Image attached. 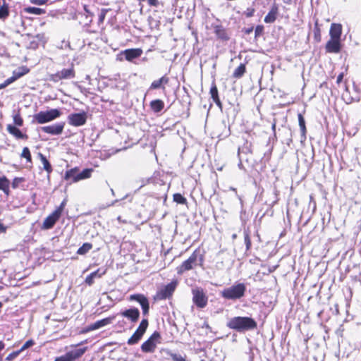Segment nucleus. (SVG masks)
Returning <instances> with one entry per match:
<instances>
[{
    "label": "nucleus",
    "mask_w": 361,
    "mask_h": 361,
    "mask_svg": "<svg viewBox=\"0 0 361 361\" xmlns=\"http://www.w3.org/2000/svg\"><path fill=\"white\" fill-rule=\"evenodd\" d=\"M210 94L213 101L216 103V104L219 106H221V102L219 98L218 94V89L214 82L212 83L211 89H210Z\"/></svg>",
    "instance_id": "obj_26"
},
{
    "label": "nucleus",
    "mask_w": 361,
    "mask_h": 361,
    "mask_svg": "<svg viewBox=\"0 0 361 361\" xmlns=\"http://www.w3.org/2000/svg\"><path fill=\"white\" fill-rule=\"evenodd\" d=\"M6 231V227L2 224H0V233H5Z\"/></svg>",
    "instance_id": "obj_56"
},
{
    "label": "nucleus",
    "mask_w": 361,
    "mask_h": 361,
    "mask_svg": "<svg viewBox=\"0 0 361 361\" xmlns=\"http://www.w3.org/2000/svg\"><path fill=\"white\" fill-rule=\"evenodd\" d=\"M5 348V344L3 341H0V352Z\"/></svg>",
    "instance_id": "obj_58"
},
{
    "label": "nucleus",
    "mask_w": 361,
    "mask_h": 361,
    "mask_svg": "<svg viewBox=\"0 0 361 361\" xmlns=\"http://www.w3.org/2000/svg\"><path fill=\"white\" fill-rule=\"evenodd\" d=\"M39 157L43 164L44 169L48 173V174L51 173L52 171V167L49 161L42 153H39Z\"/></svg>",
    "instance_id": "obj_31"
},
{
    "label": "nucleus",
    "mask_w": 361,
    "mask_h": 361,
    "mask_svg": "<svg viewBox=\"0 0 361 361\" xmlns=\"http://www.w3.org/2000/svg\"><path fill=\"white\" fill-rule=\"evenodd\" d=\"M148 320L147 319H143L138 328L134 332V334L131 336V337L128 340V345H134L137 343L142 337L144 334L145 333L147 327H148Z\"/></svg>",
    "instance_id": "obj_6"
},
{
    "label": "nucleus",
    "mask_w": 361,
    "mask_h": 361,
    "mask_svg": "<svg viewBox=\"0 0 361 361\" xmlns=\"http://www.w3.org/2000/svg\"><path fill=\"white\" fill-rule=\"evenodd\" d=\"M142 54V51L140 49H129L124 51L125 58L129 61L140 57Z\"/></svg>",
    "instance_id": "obj_23"
},
{
    "label": "nucleus",
    "mask_w": 361,
    "mask_h": 361,
    "mask_svg": "<svg viewBox=\"0 0 361 361\" xmlns=\"http://www.w3.org/2000/svg\"><path fill=\"white\" fill-rule=\"evenodd\" d=\"M176 287V282H171L161 288L157 293V298L164 300L172 295Z\"/></svg>",
    "instance_id": "obj_14"
},
{
    "label": "nucleus",
    "mask_w": 361,
    "mask_h": 361,
    "mask_svg": "<svg viewBox=\"0 0 361 361\" xmlns=\"http://www.w3.org/2000/svg\"><path fill=\"white\" fill-rule=\"evenodd\" d=\"M227 326L238 332L252 330L257 327V322L248 317H234L229 319Z\"/></svg>",
    "instance_id": "obj_1"
},
{
    "label": "nucleus",
    "mask_w": 361,
    "mask_h": 361,
    "mask_svg": "<svg viewBox=\"0 0 361 361\" xmlns=\"http://www.w3.org/2000/svg\"><path fill=\"white\" fill-rule=\"evenodd\" d=\"M25 11L27 13L35 14V15H42L45 13V11L40 8L37 7H27L25 8Z\"/></svg>",
    "instance_id": "obj_35"
},
{
    "label": "nucleus",
    "mask_w": 361,
    "mask_h": 361,
    "mask_svg": "<svg viewBox=\"0 0 361 361\" xmlns=\"http://www.w3.org/2000/svg\"><path fill=\"white\" fill-rule=\"evenodd\" d=\"M47 1H48V0H31V2L32 4L39 5V6L44 5L45 4H47Z\"/></svg>",
    "instance_id": "obj_49"
},
{
    "label": "nucleus",
    "mask_w": 361,
    "mask_h": 361,
    "mask_svg": "<svg viewBox=\"0 0 361 361\" xmlns=\"http://www.w3.org/2000/svg\"><path fill=\"white\" fill-rule=\"evenodd\" d=\"M325 49L328 53H339L341 49V40L330 38V39L326 44Z\"/></svg>",
    "instance_id": "obj_17"
},
{
    "label": "nucleus",
    "mask_w": 361,
    "mask_h": 361,
    "mask_svg": "<svg viewBox=\"0 0 361 361\" xmlns=\"http://www.w3.org/2000/svg\"><path fill=\"white\" fill-rule=\"evenodd\" d=\"M21 157L26 159L28 162L32 161L31 154L28 147H25L21 153Z\"/></svg>",
    "instance_id": "obj_39"
},
{
    "label": "nucleus",
    "mask_w": 361,
    "mask_h": 361,
    "mask_svg": "<svg viewBox=\"0 0 361 361\" xmlns=\"http://www.w3.org/2000/svg\"><path fill=\"white\" fill-rule=\"evenodd\" d=\"M9 15L8 6L4 4L0 7V19L4 20Z\"/></svg>",
    "instance_id": "obj_38"
},
{
    "label": "nucleus",
    "mask_w": 361,
    "mask_h": 361,
    "mask_svg": "<svg viewBox=\"0 0 361 361\" xmlns=\"http://www.w3.org/2000/svg\"><path fill=\"white\" fill-rule=\"evenodd\" d=\"M9 185L10 181L6 176L0 177V190H3L7 195H9L10 192Z\"/></svg>",
    "instance_id": "obj_29"
},
{
    "label": "nucleus",
    "mask_w": 361,
    "mask_h": 361,
    "mask_svg": "<svg viewBox=\"0 0 361 361\" xmlns=\"http://www.w3.org/2000/svg\"><path fill=\"white\" fill-rule=\"evenodd\" d=\"M298 123L299 126L301 130V141H305L306 140V126H305V121L304 119V117L301 114H298Z\"/></svg>",
    "instance_id": "obj_25"
},
{
    "label": "nucleus",
    "mask_w": 361,
    "mask_h": 361,
    "mask_svg": "<svg viewBox=\"0 0 361 361\" xmlns=\"http://www.w3.org/2000/svg\"><path fill=\"white\" fill-rule=\"evenodd\" d=\"M237 238V235L235 233L232 235V238L234 240Z\"/></svg>",
    "instance_id": "obj_61"
},
{
    "label": "nucleus",
    "mask_w": 361,
    "mask_h": 361,
    "mask_svg": "<svg viewBox=\"0 0 361 361\" xmlns=\"http://www.w3.org/2000/svg\"><path fill=\"white\" fill-rule=\"evenodd\" d=\"M61 112L57 109H51L48 111H42L33 116L34 121L39 124H43L55 120L60 117Z\"/></svg>",
    "instance_id": "obj_4"
},
{
    "label": "nucleus",
    "mask_w": 361,
    "mask_h": 361,
    "mask_svg": "<svg viewBox=\"0 0 361 361\" xmlns=\"http://www.w3.org/2000/svg\"><path fill=\"white\" fill-rule=\"evenodd\" d=\"M148 320L147 319H143L138 328L134 332V334L131 336V337L128 340V345H134L137 343L142 337L144 334L145 333L147 327H148Z\"/></svg>",
    "instance_id": "obj_7"
},
{
    "label": "nucleus",
    "mask_w": 361,
    "mask_h": 361,
    "mask_svg": "<svg viewBox=\"0 0 361 361\" xmlns=\"http://www.w3.org/2000/svg\"><path fill=\"white\" fill-rule=\"evenodd\" d=\"M148 4L152 6H157L158 5V0H147Z\"/></svg>",
    "instance_id": "obj_53"
},
{
    "label": "nucleus",
    "mask_w": 361,
    "mask_h": 361,
    "mask_svg": "<svg viewBox=\"0 0 361 361\" xmlns=\"http://www.w3.org/2000/svg\"><path fill=\"white\" fill-rule=\"evenodd\" d=\"M245 290V285L243 283H239L224 289L221 292V296L225 299L234 300L243 297Z\"/></svg>",
    "instance_id": "obj_3"
},
{
    "label": "nucleus",
    "mask_w": 361,
    "mask_h": 361,
    "mask_svg": "<svg viewBox=\"0 0 361 361\" xmlns=\"http://www.w3.org/2000/svg\"><path fill=\"white\" fill-rule=\"evenodd\" d=\"M342 35V25L339 23H332L330 27L329 35L330 38L341 40Z\"/></svg>",
    "instance_id": "obj_20"
},
{
    "label": "nucleus",
    "mask_w": 361,
    "mask_h": 361,
    "mask_svg": "<svg viewBox=\"0 0 361 361\" xmlns=\"http://www.w3.org/2000/svg\"><path fill=\"white\" fill-rule=\"evenodd\" d=\"M279 9L276 5H274L270 9L268 14L264 18V22L266 23H274L278 16Z\"/></svg>",
    "instance_id": "obj_24"
},
{
    "label": "nucleus",
    "mask_w": 361,
    "mask_h": 361,
    "mask_svg": "<svg viewBox=\"0 0 361 361\" xmlns=\"http://www.w3.org/2000/svg\"><path fill=\"white\" fill-rule=\"evenodd\" d=\"M343 78V73L339 74V75H338V77H337L336 82H337L338 84H339L340 82H342Z\"/></svg>",
    "instance_id": "obj_54"
},
{
    "label": "nucleus",
    "mask_w": 361,
    "mask_h": 361,
    "mask_svg": "<svg viewBox=\"0 0 361 361\" xmlns=\"http://www.w3.org/2000/svg\"><path fill=\"white\" fill-rule=\"evenodd\" d=\"M20 353H21L20 350L12 352L9 355H8V356L6 357V361L13 360L15 358H16L19 355V354Z\"/></svg>",
    "instance_id": "obj_44"
},
{
    "label": "nucleus",
    "mask_w": 361,
    "mask_h": 361,
    "mask_svg": "<svg viewBox=\"0 0 361 361\" xmlns=\"http://www.w3.org/2000/svg\"><path fill=\"white\" fill-rule=\"evenodd\" d=\"M192 302L199 308H204L207 305L208 298L201 288H195L192 290Z\"/></svg>",
    "instance_id": "obj_9"
},
{
    "label": "nucleus",
    "mask_w": 361,
    "mask_h": 361,
    "mask_svg": "<svg viewBox=\"0 0 361 361\" xmlns=\"http://www.w3.org/2000/svg\"><path fill=\"white\" fill-rule=\"evenodd\" d=\"M245 64L240 63V66L235 69L233 77L235 78H240L245 73Z\"/></svg>",
    "instance_id": "obj_32"
},
{
    "label": "nucleus",
    "mask_w": 361,
    "mask_h": 361,
    "mask_svg": "<svg viewBox=\"0 0 361 361\" xmlns=\"http://www.w3.org/2000/svg\"><path fill=\"white\" fill-rule=\"evenodd\" d=\"M78 168H74V169H71L70 170L66 171L65 176H64V179L69 180V179L72 178L73 182L79 181V180H76L77 174L78 173Z\"/></svg>",
    "instance_id": "obj_30"
},
{
    "label": "nucleus",
    "mask_w": 361,
    "mask_h": 361,
    "mask_svg": "<svg viewBox=\"0 0 361 361\" xmlns=\"http://www.w3.org/2000/svg\"><path fill=\"white\" fill-rule=\"evenodd\" d=\"M68 123L73 126H81L86 123L87 114L85 112L75 113L68 116Z\"/></svg>",
    "instance_id": "obj_12"
},
{
    "label": "nucleus",
    "mask_w": 361,
    "mask_h": 361,
    "mask_svg": "<svg viewBox=\"0 0 361 361\" xmlns=\"http://www.w3.org/2000/svg\"><path fill=\"white\" fill-rule=\"evenodd\" d=\"M262 30V27H257V28H256V30H255V34H256V35H258V34H259V32Z\"/></svg>",
    "instance_id": "obj_59"
},
{
    "label": "nucleus",
    "mask_w": 361,
    "mask_h": 361,
    "mask_svg": "<svg viewBox=\"0 0 361 361\" xmlns=\"http://www.w3.org/2000/svg\"><path fill=\"white\" fill-rule=\"evenodd\" d=\"M120 314L128 319L131 323H136L140 318V311L136 307H132L121 312Z\"/></svg>",
    "instance_id": "obj_15"
},
{
    "label": "nucleus",
    "mask_w": 361,
    "mask_h": 361,
    "mask_svg": "<svg viewBox=\"0 0 361 361\" xmlns=\"http://www.w3.org/2000/svg\"><path fill=\"white\" fill-rule=\"evenodd\" d=\"M230 190H232V191H234L235 193H237L236 188L231 187ZM236 196L242 202L240 197H239V195L238 194H236Z\"/></svg>",
    "instance_id": "obj_57"
},
{
    "label": "nucleus",
    "mask_w": 361,
    "mask_h": 361,
    "mask_svg": "<svg viewBox=\"0 0 361 361\" xmlns=\"http://www.w3.org/2000/svg\"><path fill=\"white\" fill-rule=\"evenodd\" d=\"M211 27L213 29L214 32L219 39L225 41L229 39V35H228L226 30L221 25L213 23L212 24Z\"/></svg>",
    "instance_id": "obj_18"
},
{
    "label": "nucleus",
    "mask_w": 361,
    "mask_h": 361,
    "mask_svg": "<svg viewBox=\"0 0 361 361\" xmlns=\"http://www.w3.org/2000/svg\"><path fill=\"white\" fill-rule=\"evenodd\" d=\"M83 8H84V11H85V13L86 14V17L87 18L88 17V16H92V13L90 12V11L88 9L87 6L84 5Z\"/></svg>",
    "instance_id": "obj_52"
},
{
    "label": "nucleus",
    "mask_w": 361,
    "mask_h": 361,
    "mask_svg": "<svg viewBox=\"0 0 361 361\" xmlns=\"http://www.w3.org/2000/svg\"><path fill=\"white\" fill-rule=\"evenodd\" d=\"M202 262V256L197 250H195L188 259L185 260L179 267H177V273L178 274H182L185 271L192 269L197 265H201Z\"/></svg>",
    "instance_id": "obj_2"
},
{
    "label": "nucleus",
    "mask_w": 361,
    "mask_h": 361,
    "mask_svg": "<svg viewBox=\"0 0 361 361\" xmlns=\"http://www.w3.org/2000/svg\"><path fill=\"white\" fill-rule=\"evenodd\" d=\"M92 172V169H84L82 172L78 173L77 174L76 180H80L88 178L91 176Z\"/></svg>",
    "instance_id": "obj_34"
},
{
    "label": "nucleus",
    "mask_w": 361,
    "mask_h": 361,
    "mask_svg": "<svg viewBox=\"0 0 361 361\" xmlns=\"http://www.w3.org/2000/svg\"><path fill=\"white\" fill-rule=\"evenodd\" d=\"M105 15H106L105 12L104 11H102V13L99 16V22H103L104 21V19L105 18Z\"/></svg>",
    "instance_id": "obj_55"
},
{
    "label": "nucleus",
    "mask_w": 361,
    "mask_h": 361,
    "mask_svg": "<svg viewBox=\"0 0 361 361\" xmlns=\"http://www.w3.org/2000/svg\"><path fill=\"white\" fill-rule=\"evenodd\" d=\"M87 350V348H76L74 350H72L69 351L72 355V357L74 360H77L78 358L80 357Z\"/></svg>",
    "instance_id": "obj_33"
},
{
    "label": "nucleus",
    "mask_w": 361,
    "mask_h": 361,
    "mask_svg": "<svg viewBox=\"0 0 361 361\" xmlns=\"http://www.w3.org/2000/svg\"><path fill=\"white\" fill-rule=\"evenodd\" d=\"M150 107L155 113L160 112L164 107V103L161 99H155L151 102Z\"/></svg>",
    "instance_id": "obj_27"
},
{
    "label": "nucleus",
    "mask_w": 361,
    "mask_h": 361,
    "mask_svg": "<svg viewBox=\"0 0 361 361\" xmlns=\"http://www.w3.org/2000/svg\"><path fill=\"white\" fill-rule=\"evenodd\" d=\"M114 319H115V317L112 316V317L104 318L101 320H98V321L95 322L94 323L92 324L90 326H89L88 330L93 331V330L102 328L103 326H105L106 325H109V324H111V322H113V320Z\"/></svg>",
    "instance_id": "obj_19"
},
{
    "label": "nucleus",
    "mask_w": 361,
    "mask_h": 361,
    "mask_svg": "<svg viewBox=\"0 0 361 361\" xmlns=\"http://www.w3.org/2000/svg\"><path fill=\"white\" fill-rule=\"evenodd\" d=\"M92 248V245L89 243H84L77 251L78 255H85Z\"/></svg>",
    "instance_id": "obj_36"
},
{
    "label": "nucleus",
    "mask_w": 361,
    "mask_h": 361,
    "mask_svg": "<svg viewBox=\"0 0 361 361\" xmlns=\"http://www.w3.org/2000/svg\"><path fill=\"white\" fill-rule=\"evenodd\" d=\"M55 361H74V360L71 353L68 351L65 355L57 357Z\"/></svg>",
    "instance_id": "obj_40"
},
{
    "label": "nucleus",
    "mask_w": 361,
    "mask_h": 361,
    "mask_svg": "<svg viewBox=\"0 0 361 361\" xmlns=\"http://www.w3.org/2000/svg\"><path fill=\"white\" fill-rule=\"evenodd\" d=\"M254 12H255V10H254L253 8H248L246 10V11H245V16H246L247 17H251V16H253Z\"/></svg>",
    "instance_id": "obj_51"
},
{
    "label": "nucleus",
    "mask_w": 361,
    "mask_h": 361,
    "mask_svg": "<svg viewBox=\"0 0 361 361\" xmlns=\"http://www.w3.org/2000/svg\"><path fill=\"white\" fill-rule=\"evenodd\" d=\"M129 300L137 301V302H139L140 305H141V307L142 310V314L144 315L148 314L149 310V303L148 299L144 295H142V294L130 295L129 296Z\"/></svg>",
    "instance_id": "obj_11"
},
{
    "label": "nucleus",
    "mask_w": 361,
    "mask_h": 361,
    "mask_svg": "<svg viewBox=\"0 0 361 361\" xmlns=\"http://www.w3.org/2000/svg\"><path fill=\"white\" fill-rule=\"evenodd\" d=\"M25 179L23 178H18L16 177L13 180L12 182V187L13 188H17L19 186V184L22 182H23Z\"/></svg>",
    "instance_id": "obj_45"
},
{
    "label": "nucleus",
    "mask_w": 361,
    "mask_h": 361,
    "mask_svg": "<svg viewBox=\"0 0 361 361\" xmlns=\"http://www.w3.org/2000/svg\"><path fill=\"white\" fill-rule=\"evenodd\" d=\"M64 128V123H58L51 126H43L41 130L52 135H59L62 133Z\"/></svg>",
    "instance_id": "obj_16"
},
{
    "label": "nucleus",
    "mask_w": 361,
    "mask_h": 361,
    "mask_svg": "<svg viewBox=\"0 0 361 361\" xmlns=\"http://www.w3.org/2000/svg\"><path fill=\"white\" fill-rule=\"evenodd\" d=\"M94 278L93 276L90 274L88 275L85 279V283L88 284L89 286H91L94 283Z\"/></svg>",
    "instance_id": "obj_48"
},
{
    "label": "nucleus",
    "mask_w": 361,
    "mask_h": 361,
    "mask_svg": "<svg viewBox=\"0 0 361 361\" xmlns=\"http://www.w3.org/2000/svg\"><path fill=\"white\" fill-rule=\"evenodd\" d=\"M111 193H112V194L114 195V190H113V189H111Z\"/></svg>",
    "instance_id": "obj_64"
},
{
    "label": "nucleus",
    "mask_w": 361,
    "mask_h": 361,
    "mask_svg": "<svg viewBox=\"0 0 361 361\" xmlns=\"http://www.w3.org/2000/svg\"><path fill=\"white\" fill-rule=\"evenodd\" d=\"M105 271H104L102 273H99V269L91 273L90 274L93 276L94 279L96 277H101L103 274H104Z\"/></svg>",
    "instance_id": "obj_50"
},
{
    "label": "nucleus",
    "mask_w": 361,
    "mask_h": 361,
    "mask_svg": "<svg viewBox=\"0 0 361 361\" xmlns=\"http://www.w3.org/2000/svg\"><path fill=\"white\" fill-rule=\"evenodd\" d=\"M28 72H29V68H27L26 66H21V67H19L18 68H17L16 70H15L13 72V75L11 77L16 81V80H18V78H21L22 76H23L24 75H25Z\"/></svg>",
    "instance_id": "obj_28"
},
{
    "label": "nucleus",
    "mask_w": 361,
    "mask_h": 361,
    "mask_svg": "<svg viewBox=\"0 0 361 361\" xmlns=\"http://www.w3.org/2000/svg\"><path fill=\"white\" fill-rule=\"evenodd\" d=\"M13 123L16 126H22L23 120L19 114H16L13 116Z\"/></svg>",
    "instance_id": "obj_42"
},
{
    "label": "nucleus",
    "mask_w": 361,
    "mask_h": 361,
    "mask_svg": "<svg viewBox=\"0 0 361 361\" xmlns=\"http://www.w3.org/2000/svg\"><path fill=\"white\" fill-rule=\"evenodd\" d=\"M34 345V341L32 340H28L21 347V348L20 349V351L22 352L23 350H24L25 349H27L30 347H31L32 345Z\"/></svg>",
    "instance_id": "obj_47"
},
{
    "label": "nucleus",
    "mask_w": 361,
    "mask_h": 361,
    "mask_svg": "<svg viewBox=\"0 0 361 361\" xmlns=\"http://www.w3.org/2000/svg\"><path fill=\"white\" fill-rule=\"evenodd\" d=\"M160 334L155 331L153 334L141 345V350L144 353H152L155 350L157 343H159Z\"/></svg>",
    "instance_id": "obj_10"
},
{
    "label": "nucleus",
    "mask_w": 361,
    "mask_h": 361,
    "mask_svg": "<svg viewBox=\"0 0 361 361\" xmlns=\"http://www.w3.org/2000/svg\"><path fill=\"white\" fill-rule=\"evenodd\" d=\"M15 80L12 77L7 78L3 83L0 84V90L5 88Z\"/></svg>",
    "instance_id": "obj_46"
},
{
    "label": "nucleus",
    "mask_w": 361,
    "mask_h": 361,
    "mask_svg": "<svg viewBox=\"0 0 361 361\" xmlns=\"http://www.w3.org/2000/svg\"><path fill=\"white\" fill-rule=\"evenodd\" d=\"M244 240L246 245V250H248L251 247V240L249 236V233L246 231H244Z\"/></svg>",
    "instance_id": "obj_43"
},
{
    "label": "nucleus",
    "mask_w": 361,
    "mask_h": 361,
    "mask_svg": "<svg viewBox=\"0 0 361 361\" xmlns=\"http://www.w3.org/2000/svg\"><path fill=\"white\" fill-rule=\"evenodd\" d=\"M61 215V209H56L50 215H49L43 222V228L44 229L51 228L56 222L59 219Z\"/></svg>",
    "instance_id": "obj_13"
},
{
    "label": "nucleus",
    "mask_w": 361,
    "mask_h": 361,
    "mask_svg": "<svg viewBox=\"0 0 361 361\" xmlns=\"http://www.w3.org/2000/svg\"><path fill=\"white\" fill-rule=\"evenodd\" d=\"M64 206H65V201L62 202V203L61 204L60 207L58 209H61V212H62Z\"/></svg>",
    "instance_id": "obj_60"
},
{
    "label": "nucleus",
    "mask_w": 361,
    "mask_h": 361,
    "mask_svg": "<svg viewBox=\"0 0 361 361\" xmlns=\"http://www.w3.org/2000/svg\"><path fill=\"white\" fill-rule=\"evenodd\" d=\"M6 129L8 132L14 136L17 139L27 140V135L23 134L16 126L8 124L7 125Z\"/></svg>",
    "instance_id": "obj_22"
},
{
    "label": "nucleus",
    "mask_w": 361,
    "mask_h": 361,
    "mask_svg": "<svg viewBox=\"0 0 361 361\" xmlns=\"http://www.w3.org/2000/svg\"><path fill=\"white\" fill-rule=\"evenodd\" d=\"M173 200L179 204H185L186 202V199L179 193H176L173 195Z\"/></svg>",
    "instance_id": "obj_41"
},
{
    "label": "nucleus",
    "mask_w": 361,
    "mask_h": 361,
    "mask_svg": "<svg viewBox=\"0 0 361 361\" xmlns=\"http://www.w3.org/2000/svg\"><path fill=\"white\" fill-rule=\"evenodd\" d=\"M275 128H276V123H273V125H272L273 130H275Z\"/></svg>",
    "instance_id": "obj_62"
},
{
    "label": "nucleus",
    "mask_w": 361,
    "mask_h": 361,
    "mask_svg": "<svg viewBox=\"0 0 361 361\" xmlns=\"http://www.w3.org/2000/svg\"><path fill=\"white\" fill-rule=\"evenodd\" d=\"M167 354L173 361H187L185 355H181L180 354L174 353L171 351L168 352Z\"/></svg>",
    "instance_id": "obj_37"
},
{
    "label": "nucleus",
    "mask_w": 361,
    "mask_h": 361,
    "mask_svg": "<svg viewBox=\"0 0 361 361\" xmlns=\"http://www.w3.org/2000/svg\"><path fill=\"white\" fill-rule=\"evenodd\" d=\"M169 82V78L166 75L162 76L161 78L157 80H154L149 90H157V89H165L164 85L168 84Z\"/></svg>",
    "instance_id": "obj_21"
},
{
    "label": "nucleus",
    "mask_w": 361,
    "mask_h": 361,
    "mask_svg": "<svg viewBox=\"0 0 361 361\" xmlns=\"http://www.w3.org/2000/svg\"><path fill=\"white\" fill-rule=\"evenodd\" d=\"M3 360V357H2V355L0 354V361H2Z\"/></svg>",
    "instance_id": "obj_63"
},
{
    "label": "nucleus",
    "mask_w": 361,
    "mask_h": 361,
    "mask_svg": "<svg viewBox=\"0 0 361 361\" xmlns=\"http://www.w3.org/2000/svg\"><path fill=\"white\" fill-rule=\"evenodd\" d=\"M75 76V70L73 67L69 68H63L61 71L50 75V80L54 82H58L61 80H69L74 78Z\"/></svg>",
    "instance_id": "obj_5"
},
{
    "label": "nucleus",
    "mask_w": 361,
    "mask_h": 361,
    "mask_svg": "<svg viewBox=\"0 0 361 361\" xmlns=\"http://www.w3.org/2000/svg\"><path fill=\"white\" fill-rule=\"evenodd\" d=\"M148 320L147 319H143L138 328L134 332V334L131 336V337L128 340V345H134L137 343L142 337L144 334L145 333L147 327H148Z\"/></svg>",
    "instance_id": "obj_8"
}]
</instances>
